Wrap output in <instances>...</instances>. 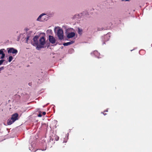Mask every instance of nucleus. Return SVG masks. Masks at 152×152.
I'll list each match as a JSON object with an SVG mask.
<instances>
[{"label":"nucleus","instance_id":"obj_1","mask_svg":"<svg viewBox=\"0 0 152 152\" xmlns=\"http://www.w3.org/2000/svg\"><path fill=\"white\" fill-rule=\"evenodd\" d=\"M39 45L36 47L38 50H40L41 48H44V45L45 44V40L44 37H41L39 40Z\"/></svg>","mask_w":152,"mask_h":152},{"label":"nucleus","instance_id":"obj_2","mask_svg":"<svg viewBox=\"0 0 152 152\" xmlns=\"http://www.w3.org/2000/svg\"><path fill=\"white\" fill-rule=\"evenodd\" d=\"M18 115L17 113H15L13 114L10 120L9 119L7 122L8 125H10L14 123L15 121L18 120Z\"/></svg>","mask_w":152,"mask_h":152},{"label":"nucleus","instance_id":"obj_3","mask_svg":"<svg viewBox=\"0 0 152 152\" xmlns=\"http://www.w3.org/2000/svg\"><path fill=\"white\" fill-rule=\"evenodd\" d=\"M57 34L59 39L61 40L63 39V31L62 29H60L58 30Z\"/></svg>","mask_w":152,"mask_h":152},{"label":"nucleus","instance_id":"obj_4","mask_svg":"<svg viewBox=\"0 0 152 152\" xmlns=\"http://www.w3.org/2000/svg\"><path fill=\"white\" fill-rule=\"evenodd\" d=\"M39 37L37 35L35 36L33 38V42H32L31 44L34 46L37 47L39 45L38 41V40Z\"/></svg>","mask_w":152,"mask_h":152},{"label":"nucleus","instance_id":"obj_5","mask_svg":"<svg viewBox=\"0 0 152 152\" xmlns=\"http://www.w3.org/2000/svg\"><path fill=\"white\" fill-rule=\"evenodd\" d=\"M8 49V53L16 54L18 53V50L16 49H14L13 48H10Z\"/></svg>","mask_w":152,"mask_h":152},{"label":"nucleus","instance_id":"obj_6","mask_svg":"<svg viewBox=\"0 0 152 152\" xmlns=\"http://www.w3.org/2000/svg\"><path fill=\"white\" fill-rule=\"evenodd\" d=\"M49 39L50 42L52 44H54L56 42V39L53 36L49 35Z\"/></svg>","mask_w":152,"mask_h":152},{"label":"nucleus","instance_id":"obj_7","mask_svg":"<svg viewBox=\"0 0 152 152\" xmlns=\"http://www.w3.org/2000/svg\"><path fill=\"white\" fill-rule=\"evenodd\" d=\"M45 15V14H42L40 15L37 18V20L40 21H43L45 19V18L43 17V16Z\"/></svg>","mask_w":152,"mask_h":152},{"label":"nucleus","instance_id":"obj_8","mask_svg":"<svg viewBox=\"0 0 152 152\" xmlns=\"http://www.w3.org/2000/svg\"><path fill=\"white\" fill-rule=\"evenodd\" d=\"M75 34L74 32H71L69 33L67 35V37L68 38H70L73 37L75 36Z\"/></svg>","mask_w":152,"mask_h":152},{"label":"nucleus","instance_id":"obj_9","mask_svg":"<svg viewBox=\"0 0 152 152\" xmlns=\"http://www.w3.org/2000/svg\"><path fill=\"white\" fill-rule=\"evenodd\" d=\"M74 43V41H71L70 42H67L66 43H63V45L64 46H68L69 45H71L72 44Z\"/></svg>","mask_w":152,"mask_h":152},{"label":"nucleus","instance_id":"obj_10","mask_svg":"<svg viewBox=\"0 0 152 152\" xmlns=\"http://www.w3.org/2000/svg\"><path fill=\"white\" fill-rule=\"evenodd\" d=\"M83 30L81 29H80L79 28H78V33L80 34H82Z\"/></svg>","mask_w":152,"mask_h":152},{"label":"nucleus","instance_id":"obj_11","mask_svg":"<svg viewBox=\"0 0 152 152\" xmlns=\"http://www.w3.org/2000/svg\"><path fill=\"white\" fill-rule=\"evenodd\" d=\"M55 139L56 141H58L59 140V137L57 135H55L54 136Z\"/></svg>","mask_w":152,"mask_h":152},{"label":"nucleus","instance_id":"obj_12","mask_svg":"<svg viewBox=\"0 0 152 152\" xmlns=\"http://www.w3.org/2000/svg\"><path fill=\"white\" fill-rule=\"evenodd\" d=\"M13 59V57L12 56H10L9 58V61L10 62Z\"/></svg>","mask_w":152,"mask_h":152},{"label":"nucleus","instance_id":"obj_13","mask_svg":"<svg viewBox=\"0 0 152 152\" xmlns=\"http://www.w3.org/2000/svg\"><path fill=\"white\" fill-rule=\"evenodd\" d=\"M4 49H1L0 50V54H2L3 53V50Z\"/></svg>","mask_w":152,"mask_h":152},{"label":"nucleus","instance_id":"obj_14","mask_svg":"<svg viewBox=\"0 0 152 152\" xmlns=\"http://www.w3.org/2000/svg\"><path fill=\"white\" fill-rule=\"evenodd\" d=\"M5 56V54L3 53L2 54V56L1 57V59L3 58Z\"/></svg>","mask_w":152,"mask_h":152},{"label":"nucleus","instance_id":"obj_15","mask_svg":"<svg viewBox=\"0 0 152 152\" xmlns=\"http://www.w3.org/2000/svg\"><path fill=\"white\" fill-rule=\"evenodd\" d=\"M4 60H0V65H1L2 64L3 62L4 61Z\"/></svg>","mask_w":152,"mask_h":152},{"label":"nucleus","instance_id":"obj_16","mask_svg":"<svg viewBox=\"0 0 152 152\" xmlns=\"http://www.w3.org/2000/svg\"><path fill=\"white\" fill-rule=\"evenodd\" d=\"M41 112L40 113H39L38 115V117H41L42 116V115L41 114Z\"/></svg>","mask_w":152,"mask_h":152},{"label":"nucleus","instance_id":"obj_17","mask_svg":"<svg viewBox=\"0 0 152 152\" xmlns=\"http://www.w3.org/2000/svg\"><path fill=\"white\" fill-rule=\"evenodd\" d=\"M4 69V67L3 66L1 68H0V71L1 70H3Z\"/></svg>","mask_w":152,"mask_h":152},{"label":"nucleus","instance_id":"obj_18","mask_svg":"<svg viewBox=\"0 0 152 152\" xmlns=\"http://www.w3.org/2000/svg\"><path fill=\"white\" fill-rule=\"evenodd\" d=\"M46 114V113L45 112H43L42 113V114L43 115H45Z\"/></svg>","mask_w":152,"mask_h":152},{"label":"nucleus","instance_id":"obj_19","mask_svg":"<svg viewBox=\"0 0 152 152\" xmlns=\"http://www.w3.org/2000/svg\"><path fill=\"white\" fill-rule=\"evenodd\" d=\"M108 111L107 110H105L104 111V112H107Z\"/></svg>","mask_w":152,"mask_h":152},{"label":"nucleus","instance_id":"obj_20","mask_svg":"<svg viewBox=\"0 0 152 152\" xmlns=\"http://www.w3.org/2000/svg\"><path fill=\"white\" fill-rule=\"evenodd\" d=\"M67 142V141H64L63 142Z\"/></svg>","mask_w":152,"mask_h":152},{"label":"nucleus","instance_id":"obj_21","mask_svg":"<svg viewBox=\"0 0 152 152\" xmlns=\"http://www.w3.org/2000/svg\"><path fill=\"white\" fill-rule=\"evenodd\" d=\"M125 1H129V0H125Z\"/></svg>","mask_w":152,"mask_h":152},{"label":"nucleus","instance_id":"obj_22","mask_svg":"<svg viewBox=\"0 0 152 152\" xmlns=\"http://www.w3.org/2000/svg\"><path fill=\"white\" fill-rule=\"evenodd\" d=\"M29 38L28 37L27 38V40Z\"/></svg>","mask_w":152,"mask_h":152},{"label":"nucleus","instance_id":"obj_23","mask_svg":"<svg viewBox=\"0 0 152 152\" xmlns=\"http://www.w3.org/2000/svg\"><path fill=\"white\" fill-rule=\"evenodd\" d=\"M103 114L104 115H105L106 114H104V113H103Z\"/></svg>","mask_w":152,"mask_h":152},{"label":"nucleus","instance_id":"obj_24","mask_svg":"<svg viewBox=\"0 0 152 152\" xmlns=\"http://www.w3.org/2000/svg\"><path fill=\"white\" fill-rule=\"evenodd\" d=\"M28 84L30 85V83H28Z\"/></svg>","mask_w":152,"mask_h":152},{"label":"nucleus","instance_id":"obj_25","mask_svg":"<svg viewBox=\"0 0 152 152\" xmlns=\"http://www.w3.org/2000/svg\"><path fill=\"white\" fill-rule=\"evenodd\" d=\"M28 84L30 85V83H28Z\"/></svg>","mask_w":152,"mask_h":152}]
</instances>
